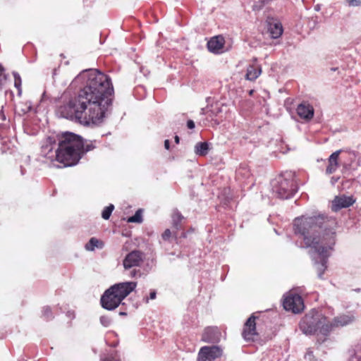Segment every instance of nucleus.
<instances>
[{"mask_svg": "<svg viewBox=\"0 0 361 361\" xmlns=\"http://www.w3.org/2000/svg\"><path fill=\"white\" fill-rule=\"evenodd\" d=\"M86 78L85 87L77 97L59 107L63 118L75 120L84 126L102 123L107 106L111 105L114 87L110 78L96 70L82 75Z\"/></svg>", "mask_w": 361, "mask_h": 361, "instance_id": "nucleus-1", "label": "nucleus"}, {"mask_svg": "<svg viewBox=\"0 0 361 361\" xmlns=\"http://www.w3.org/2000/svg\"><path fill=\"white\" fill-rule=\"evenodd\" d=\"M319 228V219L315 216L297 218L294 221L295 233L303 236L305 247H312L322 257H327L336 243V233L328 230L322 235L320 233L316 235Z\"/></svg>", "mask_w": 361, "mask_h": 361, "instance_id": "nucleus-2", "label": "nucleus"}, {"mask_svg": "<svg viewBox=\"0 0 361 361\" xmlns=\"http://www.w3.org/2000/svg\"><path fill=\"white\" fill-rule=\"evenodd\" d=\"M83 139L73 133L65 132L59 137L56 160L63 166L76 165L82 157Z\"/></svg>", "mask_w": 361, "mask_h": 361, "instance_id": "nucleus-3", "label": "nucleus"}, {"mask_svg": "<svg viewBox=\"0 0 361 361\" xmlns=\"http://www.w3.org/2000/svg\"><path fill=\"white\" fill-rule=\"evenodd\" d=\"M136 286L135 282L119 283L111 286L101 297L102 307L107 310H115Z\"/></svg>", "mask_w": 361, "mask_h": 361, "instance_id": "nucleus-4", "label": "nucleus"}, {"mask_svg": "<svg viewBox=\"0 0 361 361\" xmlns=\"http://www.w3.org/2000/svg\"><path fill=\"white\" fill-rule=\"evenodd\" d=\"M300 329L305 334H314L316 333L323 336L329 334L331 325L328 323V318L318 311H311L306 314L300 322Z\"/></svg>", "mask_w": 361, "mask_h": 361, "instance_id": "nucleus-5", "label": "nucleus"}, {"mask_svg": "<svg viewBox=\"0 0 361 361\" xmlns=\"http://www.w3.org/2000/svg\"><path fill=\"white\" fill-rule=\"evenodd\" d=\"M297 190L296 176L293 171H285L280 174L273 185L274 192L281 199L290 198Z\"/></svg>", "mask_w": 361, "mask_h": 361, "instance_id": "nucleus-6", "label": "nucleus"}, {"mask_svg": "<svg viewBox=\"0 0 361 361\" xmlns=\"http://www.w3.org/2000/svg\"><path fill=\"white\" fill-rule=\"evenodd\" d=\"M283 306L287 311L298 314L304 310V302L302 297L296 293H288L283 300Z\"/></svg>", "mask_w": 361, "mask_h": 361, "instance_id": "nucleus-7", "label": "nucleus"}, {"mask_svg": "<svg viewBox=\"0 0 361 361\" xmlns=\"http://www.w3.org/2000/svg\"><path fill=\"white\" fill-rule=\"evenodd\" d=\"M257 319H259V317L253 313L243 326L242 336L247 341H254L258 337L259 334L256 327Z\"/></svg>", "mask_w": 361, "mask_h": 361, "instance_id": "nucleus-8", "label": "nucleus"}, {"mask_svg": "<svg viewBox=\"0 0 361 361\" xmlns=\"http://www.w3.org/2000/svg\"><path fill=\"white\" fill-rule=\"evenodd\" d=\"M222 355V350L216 345L203 346L200 349L197 361H214Z\"/></svg>", "mask_w": 361, "mask_h": 361, "instance_id": "nucleus-9", "label": "nucleus"}, {"mask_svg": "<svg viewBox=\"0 0 361 361\" xmlns=\"http://www.w3.org/2000/svg\"><path fill=\"white\" fill-rule=\"evenodd\" d=\"M144 254L140 250H133L128 253L123 259V264L126 269L139 267L143 261Z\"/></svg>", "mask_w": 361, "mask_h": 361, "instance_id": "nucleus-10", "label": "nucleus"}, {"mask_svg": "<svg viewBox=\"0 0 361 361\" xmlns=\"http://www.w3.org/2000/svg\"><path fill=\"white\" fill-rule=\"evenodd\" d=\"M267 23L268 30L272 38L277 39L282 35L283 28L279 20L274 17H268L267 18Z\"/></svg>", "mask_w": 361, "mask_h": 361, "instance_id": "nucleus-11", "label": "nucleus"}, {"mask_svg": "<svg viewBox=\"0 0 361 361\" xmlns=\"http://www.w3.org/2000/svg\"><path fill=\"white\" fill-rule=\"evenodd\" d=\"M355 200L353 197H347L345 195L336 196L332 201L331 209L334 212H338L343 208H347L353 205Z\"/></svg>", "mask_w": 361, "mask_h": 361, "instance_id": "nucleus-12", "label": "nucleus"}, {"mask_svg": "<svg viewBox=\"0 0 361 361\" xmlns=\"http://www.w3.org/2000/svg\"><path fill=\"white\" fill-rule=\"evenodd\" d=\"M221 334L216 326H208L205 328L202 335V341L206 343H216L219 342Z\"/></svg>", "mask_w": 361, "mask_h": 361, "instance_id": "nucleus-13", "label": "nucleus"}, {"mask_svg": "<svg viewBox=\"0 0 361 361\" xmlns=\"http://www.w3.org/2000/svg\"><path fill=\"white\" fill-rule=\"evenodd\" d=\"M354 321V317L351 314H341L334 318L332 321L328 319V323L331 325L329 333L334 329L343 327Z\"/></svg>", "mask_w": 361, "mask_h": 361, "instance_id": "nucleus-14", "label": "nucleus"}, {"mask_svg": "<svg viewBox=\"0 0 361 361\" xmlns=\"http://www.w3.org/2000/svg\"><path fill=\"white\" fill-rule=\"evenodd\" d=\"M225 39L222 35H216L212 37L207 42V48L214 54H219L224 49Z\"/></svg>", "mask_w": 361, "mask_h": 361, "instance_id": "nucleus-15", "label": "nucleus"}, {"mask_svg": "<svg viewBox=\"0 0 361 361\" xmlns=\"http://www.w3.org/2000/svg\"><path fill=\"white\" fill-rule=\"evenodd\" d=\"M297 114L300 118L310 121L313 118L314 109L310 104L302 102L298 106Z\"/></svg>", "mask_w": 361, "mask_h": 361, "instance_id": "nucleus-16", "label": "nucleus"}, {"mask_svg": "<svg viewBox=\"0 0 361 361\" xmlns=\"http://www.w3.org/2000/svg\"><path fill=\"white\" fill-rule=\"evenodd\" d=\"M341 150H337L332 153L328 159V166L326 169V173L327 174H331L334 173L338 167V158Z\"/></svg>", "mask_w": 361, "mask_h": 361, "instance_id": "nucleus-17", "label": "nucleus"}, {"mask_svg": "<svg viewBox=\"0 0 361 361\" xmlns=\"http://www.w3.org/2000/svg\"><path fill=\"white\" fill-rule=\"evenodd\" d=\"M171 218L173 227L176 230V231L182 229V222L185 219V217L181 214V213L179 211L176 210L173 212Z\"/></svg>", "mask_w": 361, "mask_h": 361, "instance_id": "nucleus-18", "label": "nucleus"}, {"mask_svg": "<svg viewBox=\"0 0 361 361\" xmlns=\"http://www.w3.org/2000/svg\"><path fill=\"white\" fill-rule=\"evenodd\" d=\"M262 70L259 66H249L247 70L246 79L253 81L259 76Z\"/></svg>", "mask_w": 361, "mask_h": 361, "instance_id": "nucleus-19", "label": "nucleus"}, {"mask_svg": "<svg viewBox=\"0 0 361 361\" xmlns=\"http://www.w3.org/2000/svg\"><path fill=\"white\" fill-rule=\"evenodd\" d=\"M104 243L102 240L96 238H91L89 242L85 245V249L89 251H93L95 248H103Z\"/></svg>", "mask_w": 361, "mask_h": 361, "instance_id": "nucleus-20", "label": "nucleus"}, {"mask_svg": "<svg viewBox=\"0 0 361 361\" xmlns=\"http://www.w3.org/2000/svg\"><path fill=\"white\" fill-rule=\"evenodd\" d=\"M209 145L206 142H197L195 146V152L199 156L204 157L207 154Z\"/></svg>", "mask_w": 361, "mask_h": 361, "instance_id": "nucleus-21", "label": "nucleus"}, {"mask_svg": "<svg viewBox=\"0 0 361 361\" xmlns=\"http://www.w3.org/2000/svg\"><path fill=\"white\" fill-rule=\"evenodd\" d=\"M271 0H254L252 9L255 12H258L262 10L266 6L270 4Z\"/></svg>", "mask_w": 361, "mask_h": 361, "instance_id": "nucleus-22", "label": "nucleus"}, {"mask_svg": "<svg viewBox=\"0 0 361 361\" xmlns=\"http://www.w3.org/2000/svg\"><path fill=\"white\" fill-rule=\"evenodd\" d=\"M128 223H142V209H138L136 211L135 214L129 217L127 220Z\"/></svg>", "mask_w": 361, "mask_h": 361, "instance_id": "nucleus-23", "label": "nucleus"}, {"mask_svg": "<svg viewBox=\"0 0 361 361\" xmlns=\"http://www.w3.org/2000/svg\"><path fill=\"white\" fill-rule=\"evenodd\" d=\"M42 317L46 319L47 321L51 320L54 318V314L52 312V310L50 307L45 306L42 308Z\"/></svg>", "mask_w": 361, "mask_h": 361, "instance_id": "nucleus-24", "label": "nucleus"}, {"mask_svg": "<svg viewBox=\"0 0 361 361\" xmlns=\"http://www.w3.org/2000/svg\"><path fill=\"white\" fill-rule=\"evenodd\" d=\"M114 209V206L112 204H110L109 206L104 207L102 213V217L105 220H108L110 218Z\"/></svg>", "mask_w": 361, "mask_h": 361, "instance_id": "nucleus-25", "label": "nucleus"}, {"mask_svg": "<svg viewBox=\"0 0 361 361\" xmlns=\"http://www.w3.org/2000/svg\"><path fill=\"white\" fill-rule=\"evenodd\" d=\"M173 237L176 240H177V231H174L173 233L170 229H166L161 235V238L164 240L168 241L170 238Z\"/></svg>", "mask_w": 361, "mask_h": 361, "instance_id": "nucleus-26", "label": "nucleus"}, {"mask_svg": "<svg viewBox=\"0 0 361 361\" xmlns=\"http://www.w3.org/2000/svg\"><path fill=\"white\" fill-rule=\"evenodd\" d=\"M22 81L20 75L17 73L14 74V85L18 90H20Z\"/></svg>", "mask_w": 361, "mask_h": 361, "instance_id": "nucleus-27", "label": "nucleus"}, {"mask_svg": "<svg viewBox=\"0 0 361 361\" xmlns=\"http://www.w3.org/2000/svg\"><path fill=\"white\" fill-rule=\"evenodd\" d=\"M94 145L92 144V143H90V144H85L83 142V149H82V155L87 152H89V151H91L93 149H94Z\"/></svg>", "mask_w": 361, "mask_h": 361, "instance_id": "nucleus-28", "label": "nucleus"}, {"mask_svg": "<svg viewBox=\"0 0 361 361\" xmlns=\"http://www.w3.org/2000/svg\"><path fill=\"white\" fill-rule=\"evenodd\" d=\"M326 268V265H325V262H322V263L319 265V268H318V276H319V277L320 279H322V275H323V274H324V271H325Z\"/></svg>", "mask_w": 361, "mask_h": 361, "instance_id": "nucleus-29", "label": "nucleus"}, {"mask_svg": "<svg viewBox=\"0 0 361 361\" xmlns=\"http://www.w3.org/2000/svg\"><path fill=\"white\" fill-rule=\"evenodd\" d=\"M305 358L309 360L310 361H313L314 355L312 350H308L305 355Z\"/></svg>", "mask_w": 361, "mask_h": 361, "instance_id": "nucleus-30", "label": "nucleus"}, {"mask_svg": "<svg viewBox=\"0 0 361 361\" xmlns=\"http://www.w3.org/2000/svg\"><path fill=\"white\" fill-rule=\"evenodd\" d=\"M350 6H357L361 2L360 0H348Z\"/></svg>", "mask_w": 361, "mask_h": 361, "instance_id": "nucleus-31", "label": "nucleus"}, {"mask_svg": "<svg viewBox=\"0 0 361 361\" xmlns=\"http://www.w3.org/2000/svg\"><path fill=\"white\" fill-rule=\"evenodd\" d=\"M187 127L189 129H193L195 128V123L192 120H188L187 122Z\"/></svg>", "mask_w": 361, "mask_h": 361, "instance_id": "nucleus-32", "label": "nucleus"}, {"mask_svg": "<svg viewBox=\"0 0 361 361\" xmlns=\"http://www.w3.org/2000/svg\"><path fill=\"white\" fill-rule=\"evenodd\" d=\"M4 71V68L0 65V78L6 79Z\"/></svg>", "mask_w": 361, "mask_h": 361, "instance_id": "nucleus-33", "label": "nucleus"}, {"mask_svg": "<svg viewBox=\"0 0 361 361\" xmlns=\"http://www.w3.org/2000/svg\"><path fill=\"white\" fill-rule=\"evenodd\" d=\"M164 147L168 150L170 149V142L169 140L164 141Z\"/></svg>", "mask_w": 361, "mask_h": 361, "instance_id": "nucleus-34", "label": "nucleus"}, {"mask_svg": "<svg viewBox=\"0 0 361 361\" xmlns=\"http://www.w3.org/2000/svg\"><path fill=\"white\" fill-rule=\"evenodd\" d=\"M149 298H150L151 300L155 299V298H156V292L155 291L151 292L150 294H149Z\"/></svg>", "mask_w": 361, "mask_h": 361, "instance_id": "nucleus-35", "label": "nucleus"}, {"mask_svg": "<svg viewBox=\"0 0 361 361\" xmlns=\"http://www.w3.org/2000/svg\"><path fill=\"white\" fill-rule=\"evenodd\" d=\"M103 361H119V360H117L114 357H106L105 359L103 360Z\"/></svg>", "mask_w": 361, "mask_h": 361, "instance_id": "nucleus-36", "label": "nucleus"}, {"mask_svg": "<svg viewBox=\"0 0 361 361\" xmlns=\"http://www.w3.org/2000/svg\"><path fill=\"white\" fill-rule=\"evenodd\" d=\"M348 153L350 154V155H353L354 157H355L357 156V152H355V151H349Z\"/></svg>", "mask_w": 361, "mask_h": 361, "instance_id": "nucleus-37", "label": "nucleus"}, {"mask_svg": "<svg viewBox=\"0 0 361 361\" xmlns=\"http://www.w3.org/2000/svg\"><path fill=\"white\" fill-rule=\"evenodd\" d=\"M174 140H175V142H176V144H178V143H179V142H180V138H179V137H178V135H176V136H175Z\"/></svg>", "mask_w": 361, "mask_h": 361, "instance_id": "nucleus-38", "label": "nucleus"}, {"mask_svg": "<svg viewBox=\"0 0 361 361\" xmlns=\"http://www.w3.org/2000/svg\"><path fill=\"white\" fill-rule=\"evenodd\" d=\"M6 79L0 78V89L1 88L3 85V82L5 81Z\"/></svg>", "mask_w": 361, "mask_h": 361, "instance_id": "nucleus-39", "label": "nucleus"}, {"mask_svg": "<svg viewBox=\"0 0 361 361\" xmlns=\"http://www.w3.org/2000/svg\"><path fill=\"white\" fill-rule=\"evenodd\" d=\"M136 272H137V271H136L135 270L132 271H131V276H133H133H135V274H136Z\"/></svg>", "mask_w": 361, "mask_h": 361, "instance_id": "nucleus-40", "label": "nucleus"}, {"mask_svg": "<svg viewBox=\"0 0 361 361\" xmlns=\"http://www.w3.org/2000/svg\"><path fill=\"white\" fill-rule=\"evenodd\" d=\"M30 109H31V107H30V106H28V107H27V109L26 111H25V112L29 111L30 110Z\"/></svg>", "mask_w": 361, "mask_h": 361, "instance_id": "nucleus-41", "label": "nucleus"}, {"mask_svg": "<svg viewBox=\"0 0 361 361\" xmlns=\"http://www.w3.org/2000/svg\"><path fill=\"white\" fill-rule=\"evenodd\" d=\"M101 322L102 324H104V318L103 317L101 318Z\"/></svg>", "mask_w": 361, "mask_h": 361, "instance_id": "nucleus-42", "label": "nucleus"}, {"mask_svg": "<svg viewBox=\"0 0 361 361\" xmlns=\"http://www.w3.org/2000/svg\"><path fill=\"white\" fill-rule=\"evenodd\" d=\"M252 93H253V90H251V91L250 92V94L251 95Z\"/></svg>", "mask_w": 361, "mask_h": 361, "instance_id": "nucleus-43", "label": "nucleus"}, {"mask_svg": "<svg viewBox=\"0 0 361 361\" xmlns=\"http://www.w3.org/2000/svg\"><path fill=\"white\" fill-rule=\"evenodd\" d=\"M105 323H106V321H104V324H104V325H105V326H106L107 324H105Z\"/></svg>", "mask_w": 361, "mask_h": 361, "instance_id": "nucleus-44", "label": "nucleus"}, {"mask_svg": "<svg viewBox=\"0 0 361 361\" xmlns=\"http://www.w3.org/2000/svg\"><path fill=\"white\" fill-rule=\"evenodd\" d=\"M357 361H361V357H360V358H359Z\"/></svg>", "mask_w": 361, "mask_h": 361, "instance_id": "nucleus-45", "label": "nucleus"}]
</instances>
